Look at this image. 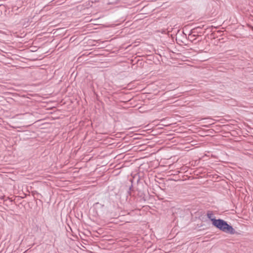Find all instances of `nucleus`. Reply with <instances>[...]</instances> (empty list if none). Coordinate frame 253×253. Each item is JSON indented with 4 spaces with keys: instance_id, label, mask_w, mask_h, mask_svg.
Masks as SVG:
<instances>
[{
    "instance_id": "obj_8",
    "label": "nucleus",
    "mask_w": 253,
    "mask_h": 253,
    "mask_svg": "<svg viewBox=\"0 0 253 253\" xmlns=\"http://www.w3.org/2000/svg\"><path fill=\"white\" fill-rule=\"evenodd\" d=\"M90 54V52L87 53V52H84V51L80 52V58L85 55H88Z\"/></svg>"
},
{
    "instance_id": "obj_1",
    "label": "nucleus",
    "mask_w": 253,
    "mask_h": 253,
    "mask_svg": "<svg viewBox=\"0 0 253 253\" xmlns=\"http://www.w3.org/2000/svg\"><path fill=\"white\" fill-rule=\"evenodd\" d=\"M212 225L220 231L226 233L230 234H240L239 233L235 231L231 225L228 224L227 221L222 219L219 218L217 220H213Z\"/></svg>"
},
{
    "instance_id": "obj_5",
    "label": "nucleus",
    "mask_w": 253,
    "mask_h": 253,
    "mask_svg": "<svg viewBox=\"0 0 253 253\" xmlns=\"http://www.w3.org/2000/svg\"><path fill=\"white\" fill-rule=\"evenodd\" d=\"M80 2L83 3L82 4V5H84V4H85V7L84 8V9L86 8H88L90 6H91L89 0H85V1H80Z\"/></svg>"
},
{
    "instance_id": "obj_9",
    "label": "nucleus",
    "mask_w": 253,
    "mask_h": 253,
    "mask_svg": "<svg viewBox=\"0 0 253 253\" xmlns=\"http://www.w3.org/2000/svg\"><path fill=\"white\" fill-rule=\"evenodd\" d=\"M196 38H194L193 39H189V40L192 42H194L195 43H197V42H201L202 41V39L199 40L198 41H196Z\"/></svg>"
},
{
    "instance_id": "obj_7",
    "label": "nucleus",
    "mask_w": 253,
    "mask_h": 253,
    "mask_svg": "<svg viewBox=\"0 0 253 253\" xmlns=\"http://www.w3.org/2000/svg\"><path fill=\"white\" fill-rule=\"evenodd\" d=\"M189 36L190 37V38L189 39V40L196 38V37H201V36H200L199 35H196L195 34H191V33L189 34Z\"/></svg>"
},
{
    "instance_id": "obj_3",
    "label": "nucleus",
    "mask_w": 253,
    "mask_h": 253,
    "mask_svg": "<svg viewBox=\"0 0 253 253\" xmlns=\"http://www.w3.org/2000/svg\"><path fill=\"white\" fill-rule=\"evenodd\" d=\"M89 25H87L83 26L82 28H80V34L82 33V35H84V34H86V33H87L88 32H87L86 29L88 27ZM81 38H82L81 35H80V39Z\"/></svg>"
},
{
    "instance_id": "obj_12",
    "label": "nucleus",
    "mask_w": 253,
    "mask_h": 253,
    "mask_svg": "<svg viewBox=\"0 0 253 253\" xmlns=\"http://www.w3.org/2000/svg\"><path fill=\"white\" fill-rule=\"evenodd\" d=\"M86 40V38H84V39L80 42H82L83 44H84L85 43V41Z\"/></svg>"
},
{
    "instance_id": "obj_13",
    "label": "nucleus",
    "mask_w": 253,
    "mask_h": 253,
    "mask_svg": "<svg viewBox=\"0 0 253 253\" xmlns=\"http://www.w3.org/2000/svg\"><path fill=\"white\" fill-rule=\"evenodd\" d=\"M80 244L82 245V246L83 247V248H85L84 246H83L81 243H80Z\"/></svg>"
},
{
    "instance_id": "obj_14",
    "label": "nucleus",
    "mask_w": 253,
    "mask_h": 253,
    "mask_svg": "<svg viewBox=\"0 0 253 253\" xmlns=\"http://www.w3.org/2000/svg\"><path fill=\"white\" fill-rule=\"evenodd\" d=\"M80 250H83L82 248H81V247L80 248Z\"/></svg>"
},
{
    "instance_id": "obj_11",
    "label": "nucleus",
    "mask_w": 253,
    "mask_h": 253,
    "mask_svg": "<svg viewBox=\"0 0 253 253\" xmlns=\"http://www.w3.org/2000/svg\"><path fill=\"white\" fill-rule=\"evenodd\" d=\"M85 7V4H84V5H82V9L80 10V12H83V10H84V8Z\"/></svg>"
},
{
    "instance_id": "obj_4",
    "label": "nucleus",
    "mask_w": 253,
    "mask_h": 253,
    "mask_svg": "<svg viewBox=\"0 0 253 253\" xmlns=\"http://www.w3.org/2000/svg\"><path fill=\"white\" fill-rule=\"evenodd\" d=\"M137 195L138 196L140 197L142 200H143L144 201H146V199L145 198V194H144V193L141 191V190H139L138 191V193H137Z\"/></svg>"
},
{
    "instance_id": "obj_2",
    "label": "nucleus",
    "mask_w": 253,
    "mask_h": 253,
    "mask_svg": "<svg viewBox=\"0 0 253 253\" xmlns=\"http://www.w3.org/2000/svg\"><path fill=\"white\" fill-rule=\"evenodd\" d=\"M207 217L209 219L211 220V221L212 224L213 225V220H217L215 217L214 216L213 213L211 211H208L207 213Z\"/></svg>"
},
{
    "instance_id": "obj_10",
    "label": "nucleus",
    "mask_w": 253,
    "mask_h": 253,
    "mask_svg": "<svg viewBox=\"0 0 253 253\" xmlns=\"http://www.w3.org/2000/svg\"><path fill=\"white\" fill-rule=\"evenodd\" d=\"M132 187H133V185H132V184H131V186H129V187L128 188V190L127 191V193L130 196L131 195V191H133Z\"/></svg>"
},
{
    "instance_id": "obj_6",
    "label": "nucleus",
    "mask_w": 253,
    "mask_h": 253,
    "mask_svg": "<svg viewBox=\"0 0 253 253\" xmlns=\"http://www.w3.org/2000/svg\"><path fill=\"white\" fill-rule=\"evenodd\" d=\"M201 28L200 27H196L191 30V34H198L200 33L199 30H200Z\"/></svg>"
}]
</instances>
